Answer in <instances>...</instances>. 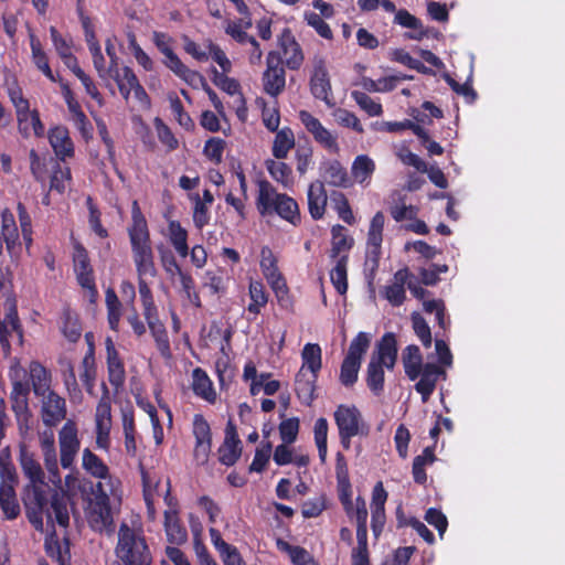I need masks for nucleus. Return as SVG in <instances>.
Masks as SVG:
<instances>
[{
	"mask_svg": "<svg viewBox=\"0 0 565 565\" xmlns=\"http://www.w3.org/2000/svg\"><path fill=\"white\" fill-rule=\"evenodd\" d=\"M25 515L31 525L43 531V516L47 523L55 521L60 526L67 527L70 515L67 510V498L50 487L46 482L25 486L22 494Z\"/></svg>",
	"mask_w": 565,
	"mask_h": 565,
	"instance_id": "obj_1",
	"label": "nucleus"
},
{
	"mask_svg": "<svg viewBox=\"0 0 565 565\" xmlns=\"http://www.w3.org/2000/svg\"><path fill=\"white\" fill-rule=\"evenodd\" d=\"M115 554L121 565H151L152 556L145 536L121 523Z\"/></svg>",
	"mask_w": 565,
	"mask_h": 565,
	"instance_id": "obj_2",
	"label": "nucleus"
},
{
	"mask_svg": "<svg viewBox=\"0 0 565 565\" xmlns=\"http://www.w3.org/2000/svg\"><path fill=\"white\" fill-rule=\"evenodd\" d=\"M338 427L340 444L343 449L351 448V440L358 435H367L369 426L355 405L340 404L333 414Z\"/></svg>",
	"mask_w": 565,
	"mask_h": 565,
	"instance_id": "obj_3",
	"label": "nucleus"
},
{
	"mask_svg": "<svg viewBox=\"0 0 565 565\" xmlns=\"http://www.w3.org/2000/svg\"><path fill=\"white\" fill-rule=\"evenodd\" d=\"M370 342V335L362 331L351 341L348 353L342 361L339 376L341 384L345 387H351L356 383L362 358L366 353Z\"/></svg>",
	"mask_w": 565,
	"mask_h": 565,
	"instance_id": "obj_4",
	"label": "nucleus"
},
{
	"mask_svg": "<svg viewBox=\"0 0 565 565\" xmlns=\"http://www.w3.org/2000/svg\"><path fill=\"white\" fill-rule=\"evenodd\" d=\"M284 58L277 51H269L266 57V70L262 76L264 92L271 96L277 97L286 87V70Z\"/></svg>",
	"mask_w": 565,
	"mask_h": 565,
	"instance_id": "obj_5",
	"label": "nucleus"
},
{
	"mask_svg": "<svg viewBox=\"0 0 565 565\" xmlns=\"http://www.w3.org/2000/svg\"><path fill=\"white\" fill-rule=\"evenodd\" d=\"M128 235L132 255L152 250L147 220L136 200L131 204V225L128 227Z\"/></svg>",
	"mask_w": 565,
	"mask_h": 565,
	"instance_id": "obj_6",
	"label": "nucleus"
},
{
	"mask_svg": "<svg viewBox=\"0 0 565 565\" xmlns=\"http://www.w3.org/2000/svg\"><path fill=\"white\" fill-rule=\"evenodd\" d=\"M309 86L316 99L324 102L329 107L334 105L329 72L326 60L321 56H315L312 60Z\"/></svg>",
	"mask_w": 565,
	"mask_h": 565,
	"instance_id": "obj_7",
	"label": "nucleus"
},
{
	"mask_svg": "<svg viewBox=\"0 0 565 565\" xmlns=\"http://www.w3.org/2000/svg\"><path fill=\"white\" fill-rule=\"evenodd\" d=\"M73 264L78 285L87 289L92 297L97 296L94 269L87 249L79 242L74 243Z\"/></svg>",
	"mask_w": 565,
	"mask_h": 565,
	"instance_id": "obj_8",
	"label": "nucleus"
},
{
	"mask_svg": "<svg viewBox=\"0 0 565 565\" xmlns=\"http://www.w3.org/2000/svg\"><path fill=\"white\" fill-rule=\"evenodd\" d=\"M192 433L195 438L193 457L198 465H205L212 449V431L210 424L202 414L193 416Z\"/></svg>",
	"mask_w": 565,
	"mask_h": 565,
	"instance_id": "obj_9",
	"label": "nucleus"
},
{
	"mask_svg": "<svg viewBox=\"0 0 565 565\" xmlns=\"http://www.w3.org/2000/svg\"><path fill=\"white\" fill-rule=\"evenodd\" d=\"M277 45L281 58H285L284 65L291 71H298L303 64L305 55L289 28H285L278 35Z\"/></svg>",
	"mask_w": 565,
	"mask_h": 565,
	"instance_id": "obj_10",
	"label": "nucleus"
},
{
	"mask_svg": "<svg viewBox=\"0 0 565 565\" xmlns=\"http://www.w3.org/2000/svg\"><path fill=\"white\" fill-rule=\"evenodd\" d=\"M58 441L61 466L64 469H68L73 466L81 446L77 437V427L74 422L68 420L64 424L58 433Z\"/></svg>",
	"mask_w": 565,
	"mask_h": 565,
	"instance_id": "obj_11",
	"label": "nucleus"
},
{
	"mask_svg": "<svg viewBox=\"0 0 565 565\" xmlns=\"http://www.w3.org/2000/svg\"><path fill=\"white\" fill-rule=\"evenodd\" d=\"M105 349L108 382L118 392L126 382L125 363L110 337L105 339Z\"/></svg>",
	"mask_w": 565,
	"mask_h": 565,
	"instance_id": "obj_12",
	"label": "nucleus"
},
{
	"mask_svg": "<svg viewBox=\"0 0 565 565\" xmlns=\"http://www.w3.org/2000/svg\"><path fill=\"white\" fill-rule=\"evenodd\" d=\"M299 119L301 124L305 126L308 132L313 136V139L321 145L324 149L338 152L339 145L337 141V136L333 135L330 130H328L320 122L318 118H316L312 114L307 110L299 111Z\"/></svg>",
	"mask_w": 565,
	"mask_h": 565,
	"instance_id": "obj_13",
	"label": "nucleus"
},
{
	"mask_svg": "<svg viewBox=\"0 0 565 565\" xmlns=\"http://www.w3.org/2000/svg\"><path fill=\"white\" fill-rule=\"evenodd\" d=\"M243 446L238 437L235 424L228 420L225 427V437L222 445L218 447V461L226 466H234L242 456Z\"/></svg>",
	"mask_w": 565,
	"mask_h": 565,
	"instance_id": "obj_14",
	"label": "nucleus"
},
{
	"mask_svg": "<svg viewBox=\"0 0 565 565\" xmlns=\"http://www.w3.org/2000/svg\"><path fill=\"white\" fill-rule=\"evenodd\" d=\"M42 398L41 417L47 427H54L66 417V403L54 391H49Z\"/></svg>",
	"mask_w": 565,
	"mask_h": 565,
	"instance_id": "obj_15",
	"label": "nucleus"
},
{
	"mask_svg": "<svg viewBox=\"0 0 565 565\" xmlns=\"http://www.w3.org/2000/svg\"><path fill=\"white\" fill-rule=\"evenodd\" d=\"M255 184L257 185L255 205L259 215H271L276 202H278V196H281L282 193L277 192L276 188L263 175L255 180Z\"/></svg>",
	"mask_w": 565,
	"mask_h": 565,
	"instance_id": "obj_16",
	"label": "nucleus"
},
{
	"mask_svg": "<svg viewBox=\"0 0 565 565\" xmlns=\"http://www.w3.org/2000/svg\"><path fill=\"white\" fill-rule=\"evenodd\" d=\"M397 352L396 335L393 332H386L377 341L370 360L383 364L388 371H392L397 362Z\"/></svg>",
	"mask_w": 565,
	"mask_h": 565,
	"instance_id": "obj_17",
	"label": "nucleus"
},
{
	"mask_svg": "<svg viewBox=\"0 0 565 565\" xmlns=\"http://www.w3.org/2000/svg\"><path fill=\"white\" fill-rule=\"evenodd\" d=\"M49 142L61 161L71 159L75 154L74 142L70 136V131L65 126H55L47 132Z\"/></svg>",
	"mask_w": 565,
	"mask_h": 565,
	"instance_id": "obj_18",
	"label": "nucleus"
},
{
	"mask_svg": "<svg viewBox=\"0 0 565 565\" xmlns=\"http://www.w3.org/2000/svg\"><path fill=\"white\" fill-rule=\"evenodd\" d=\"M440 376L446 377V371L443 366L436 363H426L423 366L419 380L415 384V390L422 395L424 403L430 398Z\"/></svg>",
	"mask_w": 565,
	"mask_h": 565,
	"instance_id": "obj_19",
	"label": "nucleus"
},
{
	"mask_svg": "<svg viewBox=\"0 0 565 565\" xmlns=\"http://www.w3.org/2000/svg\"><path fill=\"white\" fill-rule=\"evenodd\" d=\"M18 131L24 138L28 139L31 136L35 138H43L45 136V127L41 120L40 113L38 109H30V106L23 110L20 117H17Z\"/></svg>",
	"mask_w": 565,
	"mask_h": 565,
	"instance_id": "obj_20",
	"label": "nucleus"
},
{
	"mask_svg": "<svg viewBox=\"0 0 565 565\" xmlns=\"http://www.w3.org/2000/svg\"><path fill=\"white\" fill-rule=\"evenodd\" d=\"M318 374L310 373L300 367L295 376V392L301 404L310 406L316 399Z\"/></svg>",
	"mask_w": 565,
	"mask_h": 565,
	"instance_id": "obj_21",
	"label": "nucleus"
},
{
	"mask_svg": "<svg viewBox=\"0 0 565 565\" xmlns=\"http://www.w3.org/2000/svg\"><path fill=\"white\" fill-rule=\"evenodd\" d=\"M408 278H414V274L404 267L394 274L393 284L385 287L384 297L392 306L399 307L404 303L406 299L405 285Z\"/></svg>",
	"mask_w": 565,
	"mask_h": 565,
	"instance_id": "obj_22",
	"label": "nucleus"
},
{
	"mask_svg": "<svg viewBox=\"0 0 565 565\" xmlns=\"http://www.w3.org/2000/svg\"><path fill=\"white\" fill-rule=\"evenodd\" d=\"M1 237L6 243L9 254H15L17 250L21 248L20 234L15 217L7 207L1 212Z\"/></svg>",
	"mask_w": 565,
	"mask_h": 565,
	"instance_id": "obj_23",
	"label": "nucleus"
},
{
	"mask_svg": "<svg viewBox=\"0 0 565 565\" xmlns=\"http://www.w3.org/2000/svg\"><path fill=\"white\" fill-rule=\"evenodd\" d=\"M163 525L169 543L179 546L188 541V531L179 518L178 509H168L164 511Z\"/></svg>",
	"mask_w": 565,
	"mask_h": 565,
	"instance_id": "obj_24",
	"label": "nucleus"
},
{
	"mask_svg": "<svg viewBox=\"0 0 565 565\" xmlns=\"http://www.w3.org/2000/svg\"><path fill=\"white\" fill-rule=\"evenodd\" d=\"M308 210L311 217L318 221L323 217L328 201L324 184L320 180L310 183L308 188Z\"/></svg>",
	"mask_w": 565,
	"mask_h": 565,
	"instance_id": "obj_25",
	"label": "nucleus"
},
{
	"mask_svg": "<svg viewBox=\"0 0 565 565\" xmlns=\"http://www.w3.org/2000/svg\"><path fill=\"white\" fill-rule=\"evenodd\" d=\"M89 523L94 530L103 531L113 524V515L109 505V499L106 494L98 497L90 504Z\"/></svg>",
	"mask_w": 565,
	"mask_h": 565,
	"instance_id": "obj_26",
	"label": "nucleus"
},
{
	"mask_svg": "<svg viewBox=\"0 0 565 565\" xmlns=\"http://www.w3.org/2000/svg\"><path fill=\"white\" fill-rule=\"evenodd\" d=\"M320 171L323 180L332 186L348 188L351 184L348 171L339 160L322 162Z\"/></svg>",
	"mask_w": 565,
	"mask_h": 565,
	"instance_id": "obj_27",
	"label": "nucleus"
},
{
	"mask_svg": "<svg viewBox=\"0 0 565 565\" xmlns=\"http://www.w3.org/2000/svg\"><path fill=\"white\" fill-rule=\"evenodd\" d=\"M385 224V216L383 212L379 211L374 214L370 222L367 232V250L373 259H377L381 255V246L383 242V230Z\"/></svg>",
	"mask_w": 565,
	"mask_h": 565,
	"instance_id": "obj_28",
	"label": "nucleus"
},
{
	"mask_svg": "<svg viewBox=\"0 0 565 565\" xmlns=\"http://www.w3.org/2000/svg\"><path fill=\"white\" fill-rule=\"evenodd\" d=\"M29 373L32 382V390L36 396H44L49 391H52L51 371L39 361H32L29 364Z\"/></svg>",
	"mask_w": 565,
	"mask_h": 565,
	"instance_id": "obj_29",
	"label": "nucleus"
},
{
	"mask_svg": "<svg viewBox=\"0 0 565 565\" xmlns=\"http://www.w3.org/2000/svg\"><path fill=\"white\" fill-rule=\"evenodd\" d=\"M402 362L405 374L411 381H415L419 377L423 364L422 352L416 344L407 345L402 353Z\"/></svg>",
	"mask_w": 565,
	"mask_h": 565,
	"instance_id": "obj_30",
	"label": "nucleus"
},
{
	"mask_svg": "<svg viewBox=\"0 0 565 565\" xmlns=\"http://www.w3.org/2000/svg\"><path fill=\"white\" fill-rule=\"evenodd\" d=\"M146 321L160 354L166 359L171 358L169 335L164 324L159 319V315L153 316V318H146Z\"/></svg>",
	"mask_w": 565,
	"mask_h": 565,
	"instance_id": "obj_31",
	"label": "nucleus"
},
{
	"mask_svg": "<svg viewBox=\"0 0 565 565\" xmlns=\"http://www.w3.org/2000/svg\"><path fill=\"white\" fill-rule=\"evenodd\" d=\"M274 213L294 226H298L301 223V215L297 201L286 193L278 196V202H276L275 210H273V214Z\"/></svg>",
	"mask_w": 565,
	"mask_h": 565,
	"instance_id": "obj_32",
	"label": "nucleus"
},
{
	"mask_svg": "<svg viewBox=\"0 0 565 565\" xmlns=\"http://www.w3.org/2000/svg\"><path fill=\"white\" fill-rule=\"evenodd\" d=\"M331 235L330 257L338 260L342 255H348L354 242L353 238L347 234V228L340 224L332 226Z\"/></svg>",
	"mask_w": 565,
	"mask_h": 565,
	"instance_id": "obj_33",
	"label": "nucleus"
},
{
	"mask_svg": "<svg viewBox=\"0 0 565 565\" xmlns=\"http://www.w3.org/2000/svg\"><path fill=\"white\" fill-rule=\"evenodd\" d=\"M162 54L166 57V66L188 84L192 85L193 82L196 79V76H200L199 72L192 71L188 66H185L183 62L180 60V57L173 52L172 49L164 47V50H162Z\"/></svg>",
	"mask_w": 565,
	"mask_h": 565,
	"instance_id": "obj_34",
	"label": "nucleus"
},
{
	"mask_svg": "<svg viewBox=\"0 0 565 565\" xmlns=\"http://www.w3.org/2000/svg\"><path fill=\"white\" fill-rule=\"evenodd\" d=\"M192 377V390L194 394L209 403H214L216 394L213 388L212 381L207 376L206 372L201 367H196L193 370Z\"/></svg>",
	"mask_w": 565,
	"mask_h": 565,
	"instance_id": "obj_35",
	"label": "nucleus"
},
{
	"mask_svg": "<svg viewBox=\"0 0 565 565\" xmlns=\"http://www.w3.org/2000/svg\"><path fill=\"white\" fill-rule=\"evenodd\" d=\"M0 508L8 520L17 519L21 512L14 488L6 482L0 484Z\"/></svg>",
	"mask_w": 565,
	"mask_h": 565,
	"instance_id": "obj_36",
	"label": "nucleus"
},
{
	"mask_svg": "<svg viewBox=\"0 0 565 565\" xmlns=\"http://www.w3.org/2000/svg\"><path fill=\"white\" fill-rule=\"evenodd\" d=\"M82 372L79 374L81 381L86 388L88 394H93L95 380H96V362H95V347L94 343H89L83 360H82Z\"/></svg>",
	"mask_w": 565,
	"mask_h": 565,
	"instance_id": "obj_37",
	"label": "nucleus"
},
{
	"mask_svg": "<svg viewBox=\"0 0 565 565\" xmlns=\"http://www.w3.org/2000/svg\"><path fill=\"white\" fill-rule=\"evenodd\" d=\"M249 298L250 302L247 306L248 320L253 321L260 313L268 302V295L266 294L265 286L262 281H250L249 284Z\"/></svg>",
	"mask_w": 565,
	"mask_h": 565,
	"instance_id": "obj_38",
	"label": "nucleus"
},
{
	"mask_svg": "<svg viewBox=\"0 0 565 565\" xmlns=\"http://www.w3.org/2000/svg\"><path fill=\"white\" fill-rule=\"evenodd\" d=\"M169 241L181 257L189 255L188 231L179 221L172 220L168 223Z\"/></svg>",
	"mask_w": 565,
	"mask_h": 565,
	"instance_id": "obj_39",
	"label": "nucleus"
},
{
	"mask_svg": "<svg viewBox=\"0 0 565 565\" xmlns=\"http://www.w3.org/2000/svg\"><path fill=\"white\" fill-rule=\"evenodd\" d=\"M29 383L22 381L13 382L10 399L12 404V411L17 416H21L29 412Z\"/></svg>",
	"mask_w": 565,
	"mask_h": 565,
	"instance_id": "obj_40",
	"label": "nucleus"
},
{
	"mask_svg": "<svg viewBox=\"0 0 565 565\" xmlns=\"http://www.w3.org/2000/svg\"><path fill=\"white\" fill-rule=\"evenodd\" d=\"M375 171V162L367 154L355 157L351 172L355 181L360 184H369Z\"/></svg>",
	"mask_w": 565,
	"mask_h": 565,
	"instance_id": "obj_41",
	"label": "nucleus"
},
{
	"mask_svg": "<svg viewBox=\"0 0 565 565\" xmlns=\"http://www.w3.org/2000/svg\"><path fill=\"white\" fill-rule=\"evenodd\" d=\"M82 466L90 476L98 479H106L109 476L108 466L89 448L83 450Z\"/></svg>",
	"mask_w": 565,
	"mask_h": 565,
	"instance_id": "obj_42",
	"label": "nucleus"
},
{
	"mask_svg": "<svg viewBox=\"0 0 565 565\" xmlns=\"http://www.w3.org/2000/svg\"><path fill=\"white\" fill-rule=\"evenodd\" d=\"M265 167L270 177L284 188L288 189L294 184L292 170L287 163L274 159H267L265 161Z\"/></svg>",
	"mask_w": 565,
	"mask_h": 565,
	"instance_id": "obj_43",
	"label": "nucleus"
},
{
	"mask_svg": "<svg viewBox=\"0 0 565 565\" xmlns=\"http://www.w3.org/2000/svg\"><path fill=\"white\" fill-rule=\"evenodd\" d=\"M301 360L303 370L319 374V371L322 367V350L318 343H307L305 344L301 352Z\"/></svg>",
	"mask_w": 565,
	"mask_h": 565,
	"instance_id": "obj_44",
	"label": "nucleus"
},
{
	"mask_svg": "<svg viewBox=\"0 0 565 565\" xmlns=\"http://www.w3.org/2000/svg\"><path fill=\"white\" fill-rule=\"evenodd\" d=\"M295 147V135L289 127H284L276 132L273 143V156L278 159H285L288 152Z\"/></svg>",
	"mask_w": 565,
	"mask_h": 565,
	"instance_id": "obj_45",
	"label": "nucleus"
},
{
	"mask_svg": "<svg viewBox=\"0 0 565 565\" xmlns=\"http://www.w3.org/2000/svg\"><path fill=\"white\" fill-rule=\"evenodd\" d=\"M385 365L380 364L375 361L370 360L366 367L365 382L369 390L375 395L380 396L384 391V374Z\"/></svg>",
	"mask_w": 565,
	"mask_h": 565,
	"instance_id": "obj_46",
	"label": "nucleus"
},
{
	"mask_svg": "<svg viewBox=\"0 0 565 565\" xmlns=\"http://www.w3.org/2000/svg\"><path fill=\"white\" fill-rule=\"evenodd\" d=\"M105 303L107 308L108 326L113 331L118 332L121 318V302L116 291L110 287L105 291Z\"/></svg>",
	"mask_w": 565,
	"mask_h": 565,
	"instance_id": "obj_47",
	"label": "nucleus"
},
{
	"mask_svg": "<svg viewBox=\"0 0 565 565\" xmlns=\"http://www.w3.org/2000/svg\"><path fill=\"white\" fill-rule=\"evenodd\" d=\"M348 262L349 255H342L330 271L331 282L340 295L348 291Z\"/></svg>",
	"mask_w": 565,
	"mask_h": 565,
	"instance_id": "obj_48",
	"label": "nucleus"
},
{
	"mask_svg": "<svg viewBox=\"0 0 565 565\" xmlns=\"http://www.w3.org/2000/svg\"><path fill=\"white\" fill-rule=\"evenodd\" d=\"M61 331L72 343L77 342L82 337V324L78 316L70 309L63 311Z\"/></svg>",
	"mask_w": 565,
	"mask_h": 565,
	"instance_id": "obj_49",
	"label": "nucleus"
},
{
	"mask_svg": "<svg viewBox=\"0 0 565 565\" xmlns=\"http://www.w3.org/2000/svg\"><path fill=\"white\" fill-rule=\"evenodd\" d=\"M330 198L332 207L337 212L338 216L344 223L353 225L355 223V217L345 194L340 191H332Z\"/></svg>",
	"mask_w": 565,
	"mask_h": 565,
	"instance_id": "obj_50",
	"label": "nucleus"
},
{
	"mask_svg": "<svg viewBox=\"0 0 565 565\" xmlns=\"http://www.w3.org/2000/svg\"><path fill=\"white\" fill-rule=\"evenodd\" d=\"M170 103V109L178 121V124L184 128L186 131H192L195 127L194 121L191 116L185 111L181 99L178 97L175 93H171L168 96Z\"/></svg>",
	"mask_w": 565,
	"mask_h": 565,
	"instance_id": "obj_51",
	"label": "nucleus"
},
{
	"mask_svg": "<svg viewBox=\"0 0 565 565\" xmlns=\"http://www.w3.org/2000/svg\"><path fill=\"white\" fill-rule=\"evenodd\" d=\"M138 289H139L142 308H143L145 319L153 318V316L158 315V309L154 303L152 291H151L149 285L147 284V281L142 277H139Z\"/></svg>",
	"mask_w": 565,
	"mask_h": 565,
	"instance_id": "obj_52",
	"label": "nucleus"
},
{
	"mask_svg": "<svg viewBox=\"0 0 565 565\" xmlns=\"http://www.w3.org/2000/svg\"><path fill=\"white\" fill-rule=\"evenodd\" d=\"M6 306H7V312L4 316V320L2 322H6L7 327L10 330V334L12 332H15L18 334L20 341H22L23 328H22V324L19 319L15 298L7 299Z\"/></svg>",
	"mask_w": 565,
	"mask_h": 565,
	"instance_id": "obj_53",
	"label": "nucleus"
},
{
	"mask_svg": "<svg viewBox=\"0 0 565 565\" xmlns=\"http://www.w3.org/2000/svg\"><path fill=\"white\" fill-rule=\"evenodd\" d=\"M153 125L157 131V136L159 141L167 147L169 151H173L179 148V141L175 138L174 134L170 129L168 125L164 124V121L156 117L153 120Z\"/></svg>",
	"mask_w": 565,
	"mask_h": 565,
	"instance_id": "obj_54",
	"label": "nucleus"
},
{
	"mask_svg": "<svg viewBox=\"0 0 565 565\" xmlns=\"http://www.w3.org/2000/svg\"><path fill=\"white\" fill-rule=\"evenodd\" d=\"M271 451H273L271 443L270 441L263 443L262 447L256 449L254 459H253L250 466L248 467V471L249 472H258V473L263 472L269 462Z\"/></svg>",
	"mask_w": 565,
	"mask_h": 565,
	"instance_id": "obj_55",
	"label": "nucleus"
},
{
	"mask_svg": "<svg viewBox=\"0 0 565 565\" xmlns=\"http://www.w3.org/2000/svg\"><path fill=\"white\" fill-rule=\"evenodd\" d=\"M411 319L415 334L425 348H429L431 345L433 339L428 323L419 312H413Z\"/></svg>",
	"mask_w": 565,
	"mask_h": 565,
	"instance_id": "obj_56",
	"label": "nucleus"
},
{
	"mask_svg": "<svg viewBox=\"0 0 565 565\" xmlns=\"http://www.w3.org/2000/svg\"><path fill=\"white\" fill-rule=\"evenodd\" d=\"M132 257L139 277H143L146 275L151 277L156 276L157 270L153 262L152 250L139 253L137 255H132Z\"/></svg>",
	"mask_w": 565,
	"mask_h": 565,
	"instance_id": "obj_57",
	"label": "nucleus"
},
{
	"mask_svg": "<svg viewBox=\"0 0 565 565\" xmlns=\"http://www.w3.org/2000/svg\"><path fill=\"white\" fill-rule=\"evenodd\" d=\"M384 127L388 132H399L409 129L417 138H423L424 140L427 139V130L409 119H405L403 121H387L384 122Z\"/></svg>",
	"mask_w": 565,
	"mask_h": 565,
	"instance_id": "obj_58",
	"label": "nucleus"
},
{
	"mask_svg": "<svg viewBox=\"0 0 565 565\" xmlns=\"http://www.w3.org/2000/svg\"><path fill=\"white\" fill-rule=\"evenodd\" d=\"M72 180L71 169L68 167H61L56 163L50 180V189L58 193H64L66 189V182Z\"/></svg>",
	"mask_w": 565,
	"mask_h": 565,
	"instance_id": "obj_59",
	"label": "nucleus"
},
{
	"mask_svg": "<svg viewBox=\"0 0 565 565\" xmlns=\"http://www.w3.org/2000/svg\"><path fill=\"white\" fill-rule=\"evenodd\" d=\"M352 97L355 103L369 115V116H381L383 107L379 102H375L364 92H352Z\"/></svg>",
	"mask_w": 565,
	"mask_h": 565,
	"instance_id": "obj_60",
	"label": "nucleus"
},
{
	"mask_svg": "<svg viewBox=\"0 0 565 565\" xmlns=\"http://www.w3.org/2000/svg\"><path fill=\"white\" fill-rule=\"evenodd\" d=\"M278 259L274 252L268 246H263L260 249V269L264 277L273 276L280 273L278 268Z\"/></svg>",
	"mask_w": 565,
	"mask_h": 565,
	"instance_id": "obj_61",
	"label": "nucleus"
},
{
	"mask_svg": "<svg viewBox=\"0 0 565 565\" xmlns=\"http://www.w3.org/2000/svg\"><path fill=\"white\" fill-rule=\"evenodd\" d=\"M194 207H193V224L198 230H203L211 220V214L209 211V206L205 205V202H202L199 194H195L194 198Z\"/></svg>",
	"mask_w": 565,
	"mask_h": 565,
	"instance_id": "obj_62",
	"label": "nucleus"
},
{
	"mask_svg": "<svg viewBox=\"0 0 565 565\" xmlns=\"http://www.w3.org/2000/svg\"><path fill=\"white\" fill-rule=\"evenodd\" d=\"M305 20L308 25L315 29V31L326 40L333 39V32L330 25L322 19V17L316 12H306Z\"/></svg>",
	"mask_w": 565,
	"mask_h": 565,
	"instance_id": "obj_63",
	"label": "nucleus"
},
{
	"mask_svg": "<svg viewBox=\"0 0 565 565\" xmlns=\"http://www.w3.org/2000/svg\"><path fill=\"white\" fill-rule=\"evenodd\" d=\"M295 565H318L312 555L301 546L282 543Z\"/></svg>",
	"mask_w": 565,
	"mask_h": 565,
	"instance_id": "obj_64",
	"label": "nucleus"
}]
</instances>
